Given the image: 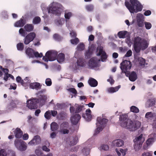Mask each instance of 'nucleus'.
<instances>
[{
	"label": "nucleus",
	"instance_id": "obj_1",
	"mask_svg": "<svg viewBox=\"0 0 156 156\" xmlns=\"http://www.w3.org/2000/svg\"><path fill=\"white\" fill-rule=\"evenodd\" d=\"M128 115L122 114L120 116L119 121L122 127L128 129L130 131H134L139 128L141 123L138 121H133L128 119Z\"/></svg>",
	"mask_w": 156,
	"mask_h": 156
},
{
	"label": "nucleus",
	"instance_id": "obj_2",
	"mask_svg": "<svg viewBox=\"0 0 156 156\" xmlns=\"http://www.w3.org/2000/svg\"><path fill=\"white\" fill-rule=\"evenodd\" d=\"M132 41L134 50L136 53H139L141 50H145L148 47V44L147 41L137 36L133 38Z\"/></svg>",
	"mask_w": 156,
	"mask_h": 156
},
{
	"label": "nucleus",
	"instance_id": "obj_3",
	"mask_svg": "<svg viewBox=\"0 0 156 156\" xmlns=\"http://www.w3.org/2000/svg\"><path fill=\"white\" fill-rule=\"evenodd\" d=\"M129 2L126 1L125 4L131 13H134L141 11L143 6L138 0H130Z\"/></svg>",
	"mask_w": 156,
	"mask_h": 156
},
{
	"label": "nucleus",
	"instance_id": "obj_4",
	"mask_svg": "<svg viewBox=\"0 0 156 156\" xmlns=\"http://www.w3.org/2000/svg\"><path fill=\"white\" fill-rule=\"evenodd\" d=\"M98 122L96 123L97 128L95 130L94 135H96L101 131L106 126L108 120L106 119H101L100 117H98L97 119Z\"/></svg>",
	"mask_w": 156,
	"mask_h": 156
},
{
	"label": "nucleus",
	"instance_id": "obj_5",
	"mask_svg": "<svg viewBox=\"0 0 156 156\" xmlns=\"http://www.w3.org/2000/svg\"><path fill=\"white\" fill-rule=\"evenodd\" d=\"M144 140V139L143 137L142 134H140V136L136 137L133 140L135 143L134 145V148L136 151L138 150L140 148Z\"/></svg>",
	"mask_w": 156,
	"mask_h": 156
},
{
	"label": "nucleus",
	"instance_id": "obj_6",
	"mask_svg": "<svg viewBox=\"0 0 156 156\" xmlns=\"http://www.w3.org/2000/svg\"><path fill=\"white\" fill-rule=\"evenodd\" d=\"M38 101L37 98H32L27 101V106L31 109H36L37 108V104Z\"/></svg>",
	"mask_w": 156,
	"mask_h": 156
},
{
	"label": "nucleus",
	"instance_id": "obj_7",
	"mask_svg": "<svg viewBox=\"0 0 156 156\" xmlns=\"http://www.w3.org/2000/svg\"><path fill=\"white\" fill-rule=\"evenodd\" d=\"M36 36V34L34 32H30L23 39L24 44L26 45L29 44L34 40Z\"/></svg>",
	"mask_w": 156,
	"mask_h": 156
},
{
	"label": "nucleus",
	"instance_id": "obj_8",
	"mask_svg": "<svg viewBox=\"0 0 156 156\" xmlns=\"http://www.w3.org/2000/svg\"><path fill=\"white\" fill-rule=\"evenodd\" d=\"M131 67L132 63L129 61L124 60L120 64V69L123 71L130 69Z\"/></svg>",
	"mask_w": 156,
	"mask_h": 156
},
{
	"label": "nucleus",
	"instance_id": "obj_9",
	"mask_svg": "<svg viewBox=\"0 0 156 156\" xmlns=\"http://www.w3.org/2000/svg\"><path fill=\"white\" fill-rule=\"evenodd\" d=\"M42 92H40L37 94L38 98H37L38 101V103H39L41 105H43L45 104L47 99L46 95L42 94Z\"/></svg>",
	"mask_w": 156,
	"mask_h": 156
},
{
	"label": "nucleus",
	"instance_id": "obj_10",
	"mask_svg": "<svg viewBox=\"0 0 156 156\" xmlns=\"http://www.w3.org/2000/svg\"><path fill=\"white\" fill-rule=\"evenodd\" d=\"M61 6H62V5L58 3L53 2L48 9V13H51L53 14L56 13L57 11Z\"/></svg>",
	"mask_w": 156,
	"mask_h": 156
},
{
	"label": "nucleus",
	"instance_id": "obj_11",
	"mask_svg": "<svg viewBox=\"0 0 156 156\" xmlns=\"http://www.w3.org/2000/svg\"><path fill=\"white\" fill-rule=\"evenodd\" d=\"M98 51L99 52L97 54V56L101 55V61L102 62L104 61L107 59V56L105 51H103V48L101 47H98L97 48L96 51L98 52Z\"/></svg>",
	"mask_w": 156,
	"mask_h": 156
},
{
	"label": "nucleus",
	"instance_id": "obj_12",
	"mask_svg": "<svg viewBox=\"0 0 156 156\" xmlns=\"http://www.w3.org/2000/svg\"><path fill=\"white\" fill-rule=\"evenodd\" d=\"M58 54L57 51L54 50H50L46 53V55L49 58V61H52L55 60L56 59Z\"/></svg>",
	"mask_w": 156,
	"mask_h": 156
},
{
	"label": "nucleus",
	"instance_id": "obj_13",
	"mask_svg": "<svg viewBox=\"0 0 156 156\" xmlns=\"http://www.w3.org/2000/svg\"><path fill=\"white\" fill-rule=\"evenodd\" d=\"M78 141L79 139L78 137L75 136L67 138L66 142L70 145L73 146L76 144Z\"/></svg>",
	"mask_w": 156,
	"mask_h": 156
},
{
	"label": "nucleus",
	"instance_id": "obj_14",
	"mask_svg": "<svg viewBox=\"0 0 156 156\" xmlns=\"http://www.w3.org/2000/svg\"><path fill=\"white\" fill-rule=\"evenodd\" d=\"M77 66L73 67L75 70H76L80 67H83L85 65L84 59L82 58H79L76 62Z\"/></svg>",
	"mask_w": 156,
	"mask_h": 156
},
{
	"label": "nucleus",
	"instance_id": "obj_15",
	"mask_svg": "<svg viewBox=\"0 0 156 156\" xmlns=\"http://www.w3.org/2000/svg\"><path fill=\"white\" fill-rule=\"evenodd\" d=\"M98 63L95 58H91L88 61V65L90 69H93L98 66Z\"/></svg>",
	"mask_w": 156,
	"mask_h": 156
},
{
	"label": "nucleus",
	"instance_id": "obj_16",
	"mask_svg": "<svg viewBox=\"0 0 156 156\" xmlns=\"http://www.w3.org/2000/svg\"><path fill=\"white\" fill-rule=\"evenodd\" d=\"M41 140L40 136L38 135L35 136L33 138L29 143V145H37L40 143Z\"/></svg>",
	"mask_w": 156,
	"mask_h": 156
},
{
	"label": "nucleus",
	"instance_id": "obj_17",
	"mask_svg": "<svg viewBox=\"0 0 156 156\" xmlns=\"http://www.w3.org/2000/svg\"><path fill=\"white\" fill-rule=\"evenodd\" d=\"M91 111L90 108H88L86 111L85 114L83 113L82 116L85 120L87 121H91L92 116L91 115Z\"/></svg>",
	"mask_w": 156,
	"mask_h": 156
},
{
	"label": "nucleus",
	"instance_id": "obj_18",
	"mask_svg": "<svg viewBox=\"0 0 156 156\" xmlns=\"http://www.w3.org/2000/svg\"><path fill=\"white\" fill-rule=\"evenodd\" d=\"M80 118L81 116L79 114L73 115L71 118V121L72 124L74 125H76L78 123Z\"/></svg>",
	"mask_w": 156,
	"mask_h": 156
},
{
	"label": "nucleus",
	"instance_id": "obj_19",
	"mask_svg": "<svg viewBox=\"0 0 156 156\" xmlns=\"http://www.w3.org/2000/svg\"><path fill=\"white\" fill-rule=\"evenodd\" d=\"M35 52L34 49L30 48H27L25 51L26 54L30 58H34L35 57Z\"/></svg>",
	"mask_w": 156,
	"mask_h": 156
},
{
	"label": "nucleus",
	"instance_id": "obj_20",
	"mask_svg": "<svg viewBox=\"0 0 156 156\" xmlns=\"http://www.w3.org/2000/svg\"><path fill=\"white\" fill-rule=\"evenodd\" d=\"M14 134L16 139H19L22 137L23 133L20 128H17L14 131Z\"/></svg>",
	"mask_w": 156,
	"mask_h": 156
},
{
	"label": "nucleus",
	"instance_id": "obj_21",
	"mask_svg": "<svg viewBox=\"0 0 156 156\" xmlns=\"http://www.w3.org/2000/svg\"><path fill=\"white\" fill-rule=\"evenodd\" d=\"M156 99L155 98H152L148 99L145 104L146 108H149L154 106L155 104Z\"/></svg>",
	"mask_w": 156,
	"mask_h": 156
},
{
	"label": "nucleus",
	"instance_id": "obj_22",
	"mask_svg": "<svg viewBox=\"0 0 156 156\" xmlns=\"http://www.w3.org/2000/svg\"><path fill=\"white\" fill-rule=\"evenodd\" d=\"M25 23V20L23 19H21L15 23V26L17 27H22L24 26Z\"/></svg>",
	"mask_w": 156,
	"mask_h": 156
},
{
	"label": "nucleus",
	"instance_id": "obj_23",
	"mask_svg": "<svg viewBox=\"0 0 156 156\" xmlns=\"http://www.w3.org/2000/svg\"><path fill=\"white\" fill-rule=\"evenodd\" d=\"M89 84L91 87H94L97 86L98 84V81L95 79L91 78L88 81Z\"/></svg>",
	"mask_w": 156,
	"mask_h": 156
},
{
	"label": "nucleus",
	"instance_id": "obj_24",
	"mask_svg": "<svg viewBox=\"0 0 156 156\" xmlns=\"http://www.w3.org/2000/svg\"><path fill=\"white\" fill-rule=\"evenodd\" d=\"M24 28L26 31L30 32L32 31L34 29V26L31 24H27L24 27Z\"/></svg>",
	"mask_w": 156,
	"mask_h": 156
},
{
	"label": "nucleus",
	"instance_id": "obj_25",
	"mask_svg": "<svg viewBox=\"0 0 156 156\" xmlns=\"http://www.w3.org/2000/svg\"><path fill=\"white\" fill-rule=\"evenodd\" d=\"M41 87L40 84L38 82L31 83L30 84V87L32 89H41Z\"/></svg>",
	"mask_w": 156,
	"mask_h": 156
},
{
	"label": "nucleus",
	"instance_id": "obj_26",
	"mask_svg": "<svg viewBox=\"0 0 156 156\" xmlns=\"http://www.w3.org/2000/svg\"><path fill=\"white\" fill-rule=\"evenodd\" d=\"M143 16V15L140 14H137V25L139 27H142L144 26V24L143 21L140 19H138V18H140V17L141 18Z\"/></svg>",
	"mask_w": 156,
	"mask_h": 156
},
{
	"label": "nucleus",
	"instance_id": "obj_27",
	"mask_svg": "<svg viewBox=\"0 0 156 156\" xmlns=\"http://www.w3.org/2000/svg\"><path fill=\"white\" fill-rule=\"evenodd\" d=\"M137 78V75L136 72L134 71L132 72L130 74L129 76V80L131 81H135Z\"/></svg>",
	"mask_w": 156,
	"mask_h": 156
},
{
	"label": "nucleus",
	"instance_id": "obj_28",
	"mask_svg": "<svg viewBox=\"0 0 156 156\" xmlns=\"http://www.w3.org/2000/svg\"><path fill=\"white\" fill-rule=\"evenodd\" d=\"M65 55L62 53H60L57 55L56 59L58 62L60 63L63 62L65 60Z\"/></svg>",
	"mask_w": 156,
	"mask_h": 156
},
{
	"label": "nucleus",
	"instance_id": "obj_29",
	"mask_svg": "<svg viewBox=\"0 0 156 156\" xmlns=\"http://www.w3.org/2000/svg\"><path fill=\"white\" fill-rule=\"evenodd\" d=\"M27 148V146L26 143L23 141L21 143L20 146L18 148V149L21 151H25Z\"/></svg>",
	"mask_w": 156,
	"mask_h": 156
},
{
	"label": "nucleus",
	"instance_id": "obj_30",
	"mask_svg": "<svg viewBox=\"0 0 156 156\" xmlns=\"http://www.w3.org/2000/svg\"><path fill=\"white\" fill-rule=\"evenodd\" d=\"M128 33L126 31H120L118 33V35L119 38H124L126 37V35Z\"/></svg>",
	"mask_w": 156,
	"mask_h": 156
},
{
	"label": "nucleus",
	"instance_id": "obj_31",
	"mask_svg": "<svg viewBox=\"0 0 156 156\" xmlns=\"http://www.w3.org/2000/svg\"><path fill=\"white\" fill-rule=\"evenodd\" d=\"M113 143L114 144H115V145L117 147H119L122 146L124 142L122 140L118 139L114 141Z\"/></svg>",
	"mask_w": 156,
	"mask_h": 156
},
{
	"label": "nucleus",
	"instance_id": "obj_32",
	"mask_svg": "<svg viewBox=\"0 0 156 156\" xmlns=\"http://www.w3.org/2000/svg\"><path fill=\"white\" fill-rule=\"evenodd\" d=\"M59 126L55 122H53L51 124V129L52 131H55L58 128Z\"/></svg>",
	"mask_w": 156,
	"mask_h": 156
},
{
	"label": "nucleus",
	"instance_id": "obj_33",
	"mask_svg": "<svg viewBox=\"0 0 156 156\" xmlns=\"http://www.w3.org/2000/svg\"><path fill=\"white\" fill-rule=\"evenodd\" d=\"M135 59L139 62V64L141 66H144L145 63V60L142 57H135Z\"/></svg>",
	"mask_w": 156,
	"mask_h": 156
},
{
	"label": "nucleus",
	"instance_id": "obj_34",
	"mask_svg": "<svg viewBox=\"0 0 156 156\" xmlns=\"http://www.w3.org/2000/svg\"><path fill=\"white\" fill-rule=\"evenodd\" d=\"M120 86L119 85L115 87H111L108 89V92L113 93L117 91L120 88Z\"/></svg>",
	"mask_w": 156,
	"mask_h": 156
},
{
	"label": "nucleus",
	"instance_id": "obj_35",
	"mask_svg": "<svg viewBox=\"0 0 156 156\" xmlns=\"http://www.w3.org/2000/svg\"><path fill=\"white\" fill-rule=\"evenodd\" d=\"M23 142V141L22 140L19 139H16L14 141V144L15 146L18 149L19 146H20V145L21 143Z\"/></svg>",
	"mask_w": 156,
	"mask_h": 156
},
{
	"label": "nucleus",
	"instance_id": "obj_36",
	"mask_svg": "<svg viewBox=\"0 0 156 156\" xmlns=\"http://www.w3.org/2000/svg\"><path fill=\"white\" fill-rule=\"evenodd\" d=\"M36 154L38 156H52L51 153L48 154L46 155H44V154L41 151L38 149H36L35 151Z\"/></svg>",
	"mask_w": 156,
	"mask_h": 156
},
{
	"label": "nucleus",
	"instance_id": "obj_37",
	"mask_svg": "<svg viewBox=\"0 0 156 156\" xmlns=\"http://www.w3.org/2000/svg\"><path fill=\"white\" fill-rule=\"evenodd\" d=\"M16 81L19 83H20L21 85L22 86L26 87L27 85H26L25 82L23 81V80H22L20 76H17L16 78Z\"/></svg>",
	"mask_w": 156,
	"mask_h": 156
},
{
	"label": "nucleus",
	"instance_id": "obj_38",
	"mask_svg": "<svg viewBox=\"0 0 156 156\" xmlns=\"http://www.w3.org/2000/svg\"><path fill=\"white\" fill-rule=\"evenodd\" d=\"M41 21V18L38 16H35L33 20V23L34 24H39Z\"/></svg>",
	"mask_w": 156,
	"mask_h": 156
},
{
	"label": "nucleus",
	"instance_id": "obj_39",
	"mask_svg": "<svg viewBox=\"0 0 156 156\" xmlns=\"http://www.w3.org/2000/svg\"><path fill=\"white\" fill-rule=\"evenodd\" d=\"M16 47L18 50L22 51L24 49V45L23 43L20 42L17 44Z\"/></svg>",
	"mask_w": 156,
	"mask_h": 156
},
{
	"label": "nucleus",
	"instance_id": "obj_40",
	"mask_svg": "<svg viewBox=\"0 0 156 156\" xmlns=\"http://www.w3.org/2000/svg\"><path fill=\"white\" fill-rule=\"evenodd\" d=\"M92 51L90 49H89L88 50H87L86 51L85 54V58H90L92 55Z\"/></svg>",
	"mask_w": 156,
	"mask_h": 156
},
{
	"label": "nucleus",
	"instance_id": "obj_41",
	"mask_svg": "<svg viewBox=\"0 0 156 156\" xmlns=\"http://www.w3.org/2000/svg\"><path fill=\"white\" fill-rule=\"evenodd\" d=\"M130 111L134 113H138L139 112V108L135 106H132L130 108Z\"/></svg>",
	"mask_w": 156,
	"mask_h": 156
},
{
	"label": "nucleus",
	"instance_id": "obj_42",
	"mask_svg": "<svg viewBox=\"0 0 156 156\" xmlns=\"http://www.w3.org/2000/svg\"><path fill=\"white\" fill-rule=\"evenodd\" d=\"M60 127L62 129L68 128L69 127V123L68 122H64L61 124Z\"/></svg>",
	"mask_w": 156,
	"mask_h": 156
},
{
	"label": "nucleus",
	"instance_id": "obj_43",
	"mask_svg": "<svg viewBox=\"0 0 156 156\" xmlns=\"http://www.w3.org/2000/svg\"><path fill=\"white\" fill-rule=\"evenodd\" d=\"M154 114L151 112H147L145 115V117L148 119H151L154 117Z\"/></svg>",
	"mask_w": 156,
	"mask_h": 156
},
{
	"label": "nucleus",
	"instance_id": "obj_44",
	"mask_svg": "<svg viewBox=\"0 0 156 156\" xmlns=\"http://www.w3.org/2000/svg\"><path fill=\"white\" fill-rule=\"evenodd\" d=\"M53 38L55 40L58 41H60L62 40V37L59 34H55L53 35Z\"/></svg>",
	"mask_w": 156,
	"mask_h": 156
},
{
	"label": "nucleus",
	"instance_id": "obj_45",
	"mask_svg": "<svg viewBox=\"0 0 156 156\" xmlns=\"http://www.w3.org/2000/svg\"><path fill=\"white\" fill-rule=\"evenodd\" d=\"M73 14L71 12H65V17L67 20H69L72 16Z\"/></svg>",
	"mask_w": 156,
	"mask_h": 156
},
{
	"label": "nucleus",
	"instance_id": "obj_46",
	"mask_svg": "<svg viewBox=\"0 0 156 156\" xmlns=\"http://www.w3.org/2000/svg\"><path fill=\"white\" fill-rule=\"evenodd\" d=\"M85 8L88 11H92L94 9V6L91 4L87 5L86 6Z\"/></svg>",
	"mask_w": 156,
	"mask_h": 156
},
{
	"label": "nucleus",
	"instance_id": "obj_47",
	"mask_svg": "<svg viewBox=\"0 0 156 156\" xmlns=\"http://www.w3.org/2000/svg\"><path fill=\"white\" fill-rule=\"evenodd\" d=\"M78 51H82L84 49V45L83 43H80L77 47Z\"/></svg>",
	"mask_w": 156,
	"mask_h": 156
},
{
	"label": "nucleus",
	"instance_id": "obj_48",
	"mask_svg": "<svg viewBox=\"0 0 156 156\" xmlns=\"http://www.w3.org/2000/svg\"><path fill=\"white\" fill-rule=\"evenodd\" d=\"M100 149H102L105 151H107L108 150L109 147L108 145L106 144H102L99 147Z\"/></svg>",
	"mask_w": 156,
	"mask_h": 156
},
{
	"label": "nucleus",
	"instance_id": "obj_49",
	"mask_svg": "<svg viewBox=\"0 0 156 156\" xmlns=\"http://www.w3.org/2000/svg\"><path fill=\"white\" fill-rule=\"evenodd\" d=\"M7 154L5 150L4 149H1L0 151V156H7Z\"/></svg>",
	"mask_w": 156,
	"mask_h": 156
},
{
	"label": "nucleus",
	"instance_id": "obj_50",
	"mask_svg": "<svg viewBox=\"0 0 156 156\" xmlns=\"http://www.w3.org/2000/svg\"><path fill=\"white\" fill-rule=\"evenodd\" d=\"M44 117L47 119H50L51 118V114L50 112L47 111L44 114Z\"/></svg>",
	"mask_w": 156,
	"mask_h": 156
},
{
	"label": "nucleus",
	"instance_id": "obj_51",
	"mask_svg": "<svg viewBox=\"0 0 156 156\" xmlns=\"http://www.w3.org/2000/svg\"><path fill=\"white\" fill-rule=\"evenodd\" d=\"M67 90L70 92L72 93L73 94L76 95L77 94V91L76 90L73 88H69L67 89Z\"/></svg>",
	"mask_w": 156,
	"mask_h": 156
},
{
	"label": "nucleus",
	"instance_id": "obj_52",
	"mask_svg": "<svg viewBox=\"0 0 156 156\" xmlns=\"http://www.w3.org/2000/svg\"><path fill=\"white\" fill-rule=\"evenodd\" d=\"M70 41L72 44H76L79 43V40L76 37L74 39L71 40Z\"/></svg>",
	"mask_w": 156,
	"mask_h": 156
},
{
	"label": "nucleus",
	"instance_id": "obj_53",
	"mask_svg": "<svg viewBox=\"0 0 156 156\" xmlns=\"http://www.w3.org/2000/svg\"><path fill=\"white\" fill-rule=\"evenodd\" d=\"M25 30L23 28H20L19 30V34L23 37H25L26 35Z\"/></svg>",
	"mask_w": 156,
	"mask_h": 156
},
{
	"label": "nucleus",
	"instance_id": "obj_54",
	"mask_svg": "<svg viewBox=\"0 0 156 156\" xmlns=\"http://www.w3.org/2000/svg\"><path fill=\"white\" fill-rule=\"evenodd\" d=\"M83 107L80 105H78V106L77 107L75 110V113H78L81 112L82 109Z\"/></svg>",
	"mask_w": 156,
	"mask_h": 156
},
{
	"label": "nucleus",
	"instance_id": "obj_55",
	"mask_svg": "<svg viewBox=\"0 0 156 156\" xmlns=\"http://www.w3.org/2000/svg\"><path fill=\"white\" fill-rule=\"evenodd\" d=\"M45 83L47 86H50L52 84V82L50 78H48L45 80Z\"/></svg>",
	"mask_w": 156,
	"mask_h": 156
},
{
	"label": "nucleus",
	"instance_id": "obj_56",
	"mask_svg": "<svg viewBox=\"0 0 156 156\" xmlns=\"http://www.w3.org/2000/svg\"><path fill=\"white\" fill-rule=\"evenodd\" d=\"M60 132L63 134H66L69 133V130L66 129H62L60 130Z\"/></svg>",
	"mask_w": 156,
	"mask_h": 156
},
{
	"label": "nucleus",
	"instance_id": "obj_57",
	"mask_svg": "<svg viewBox=\"0 0 156 156\" xmlns=\"http://www.w3.org/2000/svg\"><path fill=\"white\" fill-rule=\"evenodd\" d=\"M145 25L146 29L147 30L150 29L152 26L151 24L149 22H145Z\"/></svg>",
	"mask_w": 156,
	"mask_h": 156
},
{
	"label": "nucleus",
	"instance_id": "obj_58",
	"mask_svg": "<svg viewBox=\"0 0 156 156\" xmlns=\"http://www.w3.org/2000/svg\"><path fill=\"white\" fill-rule=\"evenodd\" d=\"M107 81L108 82H109L111 85L113 84L115 82V80L113 79V77L111 76H110L109 78L107 80Z\"/></svg>",
	"mask_w": 156,
	"mask_h": 156
},
{
	"label": "nucleus",
	"instance_id": "obj_59",
	"mask_svg": "<svg viewBox=\"0 0 156 156\" xmlns=\"http://www.w3.org/2000/svg\"><path fill=\"white\" fill-rule=\"evenodd\" d=\"M43 56V54L42 53H39L37 51H36L35 53V57L36 58H41Z\"/></svg>",
	"mask_w": 156,
	"mask_h": 156
},
{
	"label": "nucleus",
	"instance_id": "obj_60",
	"mask_svg": "<svg viewBox=\"0 0 156 156\" xmlns=\"http://www.w3.org/2000/svg\"><path fill=\"white\" fill-rule=\"evenodd\" d=\"M90 150L88 149H84L83 150V151L84 153V154L86 155H87L89 154Z\"/></svg>",
	"mask_w": 156,
	"mask_h": 156
},
{
	"label": "nucleus",
	"instance_id": "obj_61",
	"mask_svg": "<svg viewBox=\"0 0 156 156\" xmlns=\"http://www.w3.org/2000/svg\"><path fill=\"white\" fill-rule=\"evenodd\" d=\"M132 51L131 50H128L126 54L125 55V56L126 57H129L131 56L132 55Z\"/></svg>",
	"mask_w": 156,
	"mask_h": 156
},
{
	"label": "nucleus",
	"instance_id": "obj_62",
	"mask_svg": "<svg viewBox=\"0 0 156 156\" xmlns=\"http://www.w3.org/2000/svg\"><path fill=\"white\" fill-rule=\"evenodd\" d=\"M10 76L9 74H5L4 77V80L5 81H7L8 80V79Z\"/></svg>",
	"mask_w": 156,
	"mask_h": 156
},
{
	"label": "nucleus",
	"instance_id": "obj_63",
	"mask_svg": "<svg viewBox=\"0 0 156 156\" xmlns=\"http://www.w3.org/2000/svg\"><path fill=\"white\" fill-rule=\"evenodd\" d=\"M42 149L43 150L47 152H49L50 151V150L46 146L44 145L42 146Z\"/></svg>",
	"mask_w": 156,
	"mask_h": 156
},
{
	"label": "nucleus",
	"instance_id": "obj_64",
	"mask_svg": "<svg viewBox=\"0 0 156 156\" xmlns=\"http://www.w3.org/2000/svg\"><path fill=\"white\" fill-rule=\"evenodd\" d=\"M142 156H152L151 154L149 152H144L142 154Z\"/></svg>",
	"mask_w": 156,
	"mask_h": 156
}]
</instances>
